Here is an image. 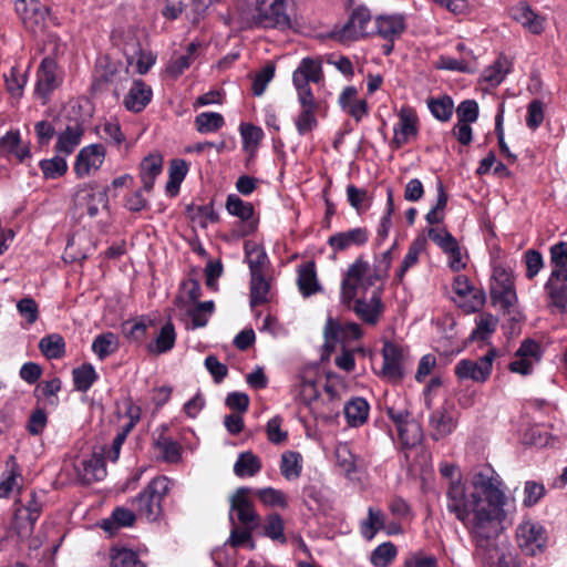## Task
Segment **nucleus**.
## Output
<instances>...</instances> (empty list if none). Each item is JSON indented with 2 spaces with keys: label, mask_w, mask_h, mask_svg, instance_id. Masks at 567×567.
Here are the masks:
<instances>
[{
  "label": "nucleus",
  "mask_w": 567,
  "mask_h": 567,
  "mask_svg": "<svg viewBox=\"0 0 567 567\" xmlns=\"http://www.w3.org/2000/svg\"><path fill=\"white\" fill-rule=\"evenodd\" d=\"M135 522V515L133 512L125 508H116L111 518L104 519L101 527L113 535L118 527L132 526Z\"/></svg>",
  "instance_id": "44"
},
{
  "label": "nucleus",
  "mask_w": 567,
  "mask_h": 567,
  "mask_svg": "<svg viewBox=\"0 0 567 567\" xmlns=\"http://www.w3.org/2000/svg\"><path fill=\"white\" fill-rule=\"evenodd\" d=\"M118 349V339L112 332H106L95 337L92 343V351L99 359L103 360L116 352Z\"/></svg>",
  "instance_id": "43"
},
{
  "label": "nucleus",
  "mask_w": 567,
  "mask_h": 567,
  "mask_svg": "<svg viewBox=\"0 0 567 567\" xmlns=\"http://www.w3.org/2000/svg\"><path fill=\"white\" fill-rule=\"evenodd\" d=\"M84 136V126L74 121L56 133L54 151L64 156L71 155L81 144Z\"/></svg>",
  "instance_id": "19"
},
{
  "label": "nucleus",
  "mask_w": 567,
  "mask_h": 567,
  "mask_svg": "<svg viewBox=\"0 0 567 567\" xmlns=\"http://www.w3.org/2000/svg\"><path fill=\"white\" fill-rule=\"evenodd\" d=\"M151 323L152 321L145 318L126 321L123 323V333L131 340L141 341L145 338L147 327Z\"/></svg>",
  "instance_id": "64"
},
{
  "label": "nucleus",
  "mask_w": 567,
  "mask_h": 567,
  "mask_svg": "<svg viewBox=\"0 0 567 567\" xmlns=\"http://www.w3.org/2000/svg\"><path fill=\"white\" fill-rule=\"evenodd\" d=\"M549 306L556 308L561 313H567V285L558 286L553 282L545 284Z\"/></svg>",
  "instance_id": "53"
},
{
  "label": "nucleus",
  "mask_w": 567,
  "mask_h": 567,
  "mask_svg": "<svg viewBox=\"0 0 567 567\" xmlns=\"http://www.w3.org/2000/svg\"><path fill=\"white\" fill-rule=\"evenodd\" d=\"M255 528L244 527L239 528L236 524L233 525L229 538L225 543L234 548L240 547L244 544H248L249 548H255V543L252 540V530Z\"/></svg>",
  "instance_id": "61"
},
{
  "label": "nucleus",
  "mask_w": 567,
  "mask_h": 567,
  "mask_svg": "<svg viewBox=\"0 0 567 567\" xmlns=\"http://www.w3.org/2000/svg\"><path fill=\"white\" fill-rule=\"evenodd\" d=\"M511 71V62L506 56H498L492 65L482 73V81L489 87L499 85Z\"/></svg>",
  "instance_id": "34"
},
{
  "label": "nucleus",
  "mask_w": 567,
  "mask_h": 567,
  "mask_svg": "<svg viewBox=\"0 0 567 567\" xmlns=\"http://www.w3.org/2000/svg\"><path fill=\"white\" fill-rule=\"evenodd\" d=\"M429 109L434 117L445 122L451 118L454 110V104L450 96H443L430 101Z\"/></svg>",
  "instance_id": "63"
},
{
  "label": "nucleus",
  "mask_w": 567,
  "mask_h": 567,
  "mask_svg": "<svg viewBox=\"0 0 567 567\" xmlns=\"http://www.w3.org/2000/svg\"><path fill=\"white\" fill-rule=\"evenodd\" d=\"M106 150L102 144H90L82 147L74 162L76 177L84 178L97 172L105 159Z\"/></svg>",
  "instance_id": "10"
},
{
  "label": "nucleus",
  "mask_w": 567,
  "mask_h": 567,
  "mask_svg": "<svg viewBox=\"0 0 567 567\" xmlns=\"http://www.w3.org/2000/svg\"><path fill=\"white\" fill-rule=\"evenodd\" d=\"M75 390L86 392L97 379V374L91 364H83L72 372Z\"/></svg>",
  "instance_id": "52"
},
{
  "label": "nucleus",
  "mask_w": 567,
  "mask_h": 567,
  "mask_svg": "<svg viewBox=\"0 0 567 567\" xmlns=\"http://www.w3.org/2000/svg\"><path fill=\"white\" fill-rule=\"evenodd\" d=\"M355 313L368 323H375L380 315V299L373 296L371 302L357 300L354 306Z\"/></svg>",
  "instance_id": "56"
},
{
  "label": "nucleus",
  "mask_w": 567,
  "mask_h": 567,
  "mask_svg": "<svg viewBox=\"0 0 567 567\" xmlns=\"http://www.w3.org/2000/svg\"><path fill=\"white\" fill-rule=\"evenodd\" d=\"M439 472L447 484V496H464L465 485L460 467L454 463L441 462Z\"/></svg>",
  "instance_id": "31"
},
{
  "label": "nucleus",
  "mask_w": 567,
  "mask_h": 567,
  "mask_svg": "<svg viewBox=\"0 0 567 567\" xmlns=\"http://www.w3.org/2000/svg\"><path fill=\"white\" fill-rule=\"evenodd\" d=\"M369 239V231L364 227H355L339 231L328 238V245L334 252L344 251L352 247L363 246Z\"/></svg>",
  "instance_id": "20"
},
{
  "label": "nucleus",
  "mask_w": 567,
  "mask_h": 567,
  "mask_svg": "<svg viewBox=\"0 0 567 567\" xmlns=\"http://www.w3.org/2000/svg\"><path fill=\"white\" fill-rule=\"evenodd\" d=\"M0 153L23 162L31 156L30 146L23 143L19 131H9L0 138Z\"/></svg>",
  "instance_id": "27"
},
{
  "label": "nucleus",
  "mask_w": 567,
  "mask_h": 567,
  "mask_svg": "<svg viewBox=\"0 0 567 567\" xmlns=\"http://www.w3.org/2000/svg\"><path fill=\"white\" fill-rule=\"evenodd\" d=\"M110 567H137V555L126 548H112L110 551Z\"/></svg>",
  "instance_id": "59"
},
{
  "label": "nucleus",
  "mask_w": 567,
  "mask_h": 567,
  "mask_svg": "<svg viewBox=\"0 0 567 567\" xmlns=\"http://www.w3.org/2000/svg\"><path fill=\"white\" fill-rule=\"evenodd\" d=\"M447 509L471 527L477 549L491 551L502 523L516 511L515 498H450Z\"/></svg>",
  "instance_id": "1"
},
{
  "label": "nucleus",
  "mask_w": 567,
  "mask_h": 567,
  "mask_svg": "<svg viewBox=\"0 0 567 567\" xmlns=\"http://www.w3.org/2000/svg\"><path fill=\"white\" fill-rule=\"evenodd\" d=\"M76 470L81 480L86 484L101 481L106 476L104 457L101 453L96 452L81 460Z\"/></svg>",
  "instance_id": "25"
},
{
  "label": "nucleus",
  "mask_w": 567,
  "mask_h": 567,
  "mask_svg": "<svg viewBox=\"0 0 567 567\" xmlns=\"http://www.w3.org/2000/svg\"><path fill=\"white\" fill-rule=\"evenodd\" d=\"M511 17L534 34L544 30L545 19L535 13L526 2H519L509 10Z\"/></svg>",
  "instance_id": "26"
},
{
  "label": "nucleus",
  "mask_w": 567,
  "mask_h": 567,
  "mask_svg": "<svg viewBox=\"0 0 567 567\" xmlns=\"http://www.w3.org/2000/svg\"><path fill=\"white\" fill-rule=\"evenodd\" d=\"M244 249L245 260L248 264L250 276L265 275L269 262L266 251L254 241H246Z\"/></svg>",
  "instance_id": "33"
},
{
  "label": "nucleus",
  "mask_w": 567,
  "mask_h": 567,
  "mask_svg": "<svg viewBox=\"0 0 567 567\" xmlns=\"http://www.w3.org/2000/svg\"><path fill=\"white\" fill-rule=\"evenodd\" d=\"M230 501L229 520L231 525L237 519L244 527L256 528L259 526L260 518L249 498H230Z\"/></svg>",
  "instance_id": "23"
},
{
  "label": "nucleus",
  "mask_w": 567,
  "mask_h": 567,
  "mask_svg": "<svg viewBox=\"0 0 567 567\" xmlns=\"http://www.w3.org/2000/svg\"><path fill=\"white\" fill-rule=\"evenodd\" d=\"M519 548L529 556L542 553L547 543V533L537 522L524 519L516 529Z\"/></svg>",
  "instance_id": "7"
},
{
  "label": "nucleus",
  "mask_w": 567,
  "mask_h": 567,
  "mask_svg": "<svg viewBox=\"0 0 567 567\" xmlns=\"http://www.w3.org/2000/svg\"><path fill=\"white\" fill-rule=\"evenodd\" d=\"M299 112L295 118V125L299 135L305 136L318 126L317 112L319 102L313 93L297 94Z\"/></svg>",
  "instance_id": "15"
},
{
  "label": "nucleus",
  "mask_w": 567,
  "mask_h": 567,
  "mask_svg": "<svg viewBox=\"0 0 567 567\" xmlns=\"http://www.w3.org/2000/svg\"><path fill=\"white\" fill-rule=\"evenodd\" d=\"M24 480L16 463V458L11 456L7 462V471L0 481V496H9L23 493Z\"/></svg>",
  "instance_id": "28"
},
{
  "label": "nucleus",
  "mask_w": 567,
  "mask_h": 567,
  "mask_svg": "<svg viewBox=\"0 0 567 567\" xmlns=\"http://www.w3.org/2000/svg\"><path fill=\"white\" fill-rule=\"evenodd\" d=\"M214 311V302L205 301L198 303L192 310L188 311V315L192 319V328H202L205 327L208 322V318L212 316Z\"/></svg>",
  "instance_id": "62"
},
{
  "label": "nucleus",
  "mask_w": 567,
  "mask_h": 567,
  "mask_svg": "<svg viewBox=\"0 0 567 567\" xmlns=\"http://www.w3.org/2000/svg\"><path fill=\"white\" fill-rule=\"evenodd\" d=\"M371 12L365 7L355 8L348 22L340 29L338 37L342 42H352L373 34L374 29L370 28Z\"/></svg>",
  "instance_id": "8"
},
{
  "label": "nucleus",
  "mask_w": 567,
  "mask_h": 567,
  "mask_svg": "<svg viewBox=\"0 0 567 567\" xmlns=\"http://www.w3.org/2000/svg\"><path fill=\"white\" fill-rule=\"evenodd\" d=\"M224 124L223 115L217 112H203L195 117L196 130L202 134L217 132Z\"/></svg>",
  "instance_id": "49"
},
{
  "label": "nucleus",
  "mask_w": 567,
  "mask_h": 567,
  "mask_svg": "<svg viewBox=\"0 0 567 567\" xmlns=\"http://www.w3.org/2000/svg\"><path fill=\"white\" fill-rule=\"evenodd\" d=\"M187 172H188V164L186 163V161L176 158L171 162L169 169H168L169 178L166 184V192L171 196H175L178 193L179 186H181L182 182L184 181Z\"/></svg>",
  "instance_id": "41"
},
{
  "label": "nucleus",
  "mask_w": 567,
  "mask_h": 567,
  "mask_svg": "<svg viewBox=\"0 0 567 567\" xmlns=\"http://www.w3.org/2000/svg\"><path fill=\"white\" fill-rule=\"evenodd\" d=\"M324 348L331 352L338 342L346 343L351 340H358L362 336L359 324L354 322L339 323L336 319L329 317L326 321Z\"/></svg>",
  "instance_id": "13"
},
{
  "label": "nucleus",
  "mask_w": 567,
  "mask_h": 567,
  "mask_svg": "<svg viewBox=\"0 0 567 567\" xmlns=\"http://www.w3.org/2000/svg\"><path fill=\"white\" fill-rule=\"evenodd\" d=\"M380 277L377 270L371 269L368 261L358 258L349 266L342 280L341 301L350 305L359 293H364Z\"/></svg>",
  "instance_id": "3"
},
{
  "label": "nucleus",
  "mask_w": 567,
  "mask_h": 567,
  "mask_svg": "<svg viewBox=\"0 0 567 567\" xmlns=\"http://www.w3.org/2000/svg\"><path fill=\"white\" fill-rule=\"evenodd\" d=\"M399 437L403 445L413 447L421 443L423 439V430L419 422L410 420L400 425L398 429Z\"/></svg>",
  "instance_id": "46"
},
{
  "label": "nucleus",
  "mask_w": 567,
  "mask_h": 567,
  "mask_svg": "<svg viewBox=\"0 0 567 567\" xmlns=\"http://www.w3.org/2000/svg\"><path fill=\"white\" fill-rule=\"evenodd\" d=\"M302 470V457L298 452L287 451L281 455L280 472L287 480L299 477Z\"/></svg>",
  "instance_id": "50"
},
{
  "label": "nucleus",
  "mask_w": 567,
  "mask_h": 567,
  "mask_svg": "<svg viewBox=\"0 0 567 567\" xmlns=\"http://www.w3.org/2000/svg\"><path fill=\"white\" fill-rule=\"evenodd\" d=\"M298 287L305 297L315 293L318 289L317 276L313 265H303L298 270Z\"/></svg>",
  "instance_id": "51"
},
{
  "label": "nucleus",
  "mask_w": 567,
  "mask_h": 567,
  "mask_svg": "<svg viewBox=\"0 0 567 567\" xmlns=\"http://www.w3.org/2000/svg\"><path fill=\"white\" fill-rule=\"evenodd\" d=\"M163 162V156L157 152L148 154L142 161L141 179L146 192H150L153 188L156 177L162 173Z\"/></svg>",
  "instance_id": "32"
},
{
  "label": "nucleus",
  "mask_w": 567,
  "mask_h": 567,
  "mask_svg": "<svg viewBox=\"0 0 567 567\" xmlns=\"http://www.w3.org/2000/svg\"><path fill=\"white\" fill-rule=\"evenodd\" d=\"M155 446L165 462L178 463L181 461L182 447L177 442L162 436L155 442Z\"/></svg>",
  "instance_id": "55"
},
{
  "label": "nucleus",
  "mask_w": 567,
  "mask_h": 567,
  "mask_svg": "<svg viewBox=\"0 0 567 567\" xmlns=\"http://www.w3.org/2000/svg\"><path fill=\"white\" fill-rule=\"evenodd\" d=\"M115 44L123 51L127 59V64L132 65L135 58L140 54L141 44L134 31L127 30L122 34L114 37Z\"/></svg>",
  "instance_id": "39"
},
{
  "label": "nucleus",
  "mask_w": 567,
  "mask_h": 567,
  "mask_svg": "<svg viewBox=\"0 0 567 567\" xmlns=\"http://www.w3.org/2000/svg\"><path fill=\"white\" fill-rule=\"evenodd\" d=\"M261 468L260 460L252 452H244L239 454L234 472L239 477H250L257 474Z\"/></svg>",
  "instance_id": "40"
},
{
  "label": "nucleus",
  "mask_w": 567,
  "mask_h": 567,
  "mask_svg": "<svg viewBox=\"0 0 567 567\" xmlns=\"http://www.w3.org/2000/svg\"><path fill=\"white\" fill-rule=\"evenodd\" d=\"M39 349L48 359H60L65 353V342L61 334L51 333L40 340Z\"/></svg>",
  "instance_id": "38"
},
{
  "label": "nucleus",
  "mask_w": 567,
  "mask_h": 567,
  "mask_svg": "<svg viewBox=\"0 0 567 567\" xmlns=\"http://www.w3.org/2000/svg\"><path fill=\"white\" fill-rule=\"evenodd\" d=\"M419 118L414 110L403 106L399 111V121L393 127V144L398 148L410 143L417 135Z\"/></svg>",
  "instance_id": "18"
},
{
  "label": "nucleus",
  "mask_w": 567,
  "mask_h": 567,
  "mask_svg": "<svg viewBox=\"0 0 567 567\" xmlns=\"http://www.w3.org/2000/svg\"><path fill=\"white\" fill-rule=\"evenodd\" d=\"M270 285L265 275L250 276V305L256 307L268 301Z\"/></svg>",
  "instance_id": "47"
},
{
  "label": "nucleus",
  "mask_w": 567,
  "mask_h": 567,
  "mask_svg": "<svg viewBox=\"0 0 567 567\" xmlns=\"http://www.w3.org/2000/svg\"><path fill=\"white\" fill-rule=\"evenodd\" d=\"M176 341V332L172 322H166L156 337L154 342L147 346V349L153 354H162L173 349Z\"/></svg>",
  "instance_id": "36"
},
{
  "label": "nucleus",
  "mask_w": 567,
  "mask_h": 567,
  "mask_svg": "<svg viewBox=\"0 0 567 567\" xmlns=\"http://www.w3.org/2000/svg\"><path fill=\"white\" fill-rule=\"evenodd\" d=\"M239 131L244 148L250 153L255 152L264 137L262 130L252 124H241Z\"/></svg>",
  "instance_id": "57"
},
{
  "label": "nucleus",
  "mask_w": 567,
  "mask_h": 567,
  "mask_svg": "<svg viewBox=\"0 0 567 567\" xmlns=\"http://www.w3.org/2000/svg\"><path fill=\"white\" fill-rule=\"evenodd\" d=\"M424 246H425L424 239H416L410 245L408 252L405 254V256L402 260V264L396 274V277L400 281L403 280V277L406 274V271L416 265L420 254L424 249Z\"/></svg>",
  "instance_id": "54"
},
{
  "label": "nucleus",
  "mask_w": 567,
  "mask_h": 567,
  "mask_svg": "<svg viewBox=\"0 0 567 567\" xmlns=\"http://www.w3.org/2000/svg\"><path fill=\"white\" fill-rule=\"evenodd\" d=\"M497 357V351L491 348L483 357L477 360L462 359L454 368L456 377L461 380H472L477 383L486 382L493 370V362Z\"/></svg>",
  "instance_id": "6"
},
{
  "label": "nucleus",
  "mask_w": 567,
  "mask_h": 567,
  "mask_svg": "<svg viewBox=\"0 0 567 567\" xmlns=\"http://www.w3.org/2000/svg\"><path fill=\"white\" fill-rule=\"evenodd\" d=\"M226 210L245 223L244 235L250 234L256 229L257 219L255 218L254 206L250 203L244 202L235 194H230L226 200Z\"/></svg>",
  "instance_id": "22"
},
{
  "label": "nucleus",
  "mask_w": 567,
  "mask_h": 567,
  "mask_svg": "<svg viewBox=\"0 0 567 567\" xmlns=\"http://www.w3.org/2000/svg\"><path fill=\"white\" fill-rule=\"evenodd\" d=\"M396 556L395 546L388 542L379 545L371 554V564L375 567H388Z\"/></svg>",
  "instance_id": "58"
},
{
  "label": "nucleus",
  "mask_w": 567,
  "mask_h": 567,
  "mask_svg": "<svg viewBox=\"0 0 567 567\" xmlns=\"http://www.w3.org/2000/svg\"><path fill=\"white\" fill-rule=\"evenodd\" d=\"M41 511L42 504L38 498H17L13 504V519L19 533H31Z\"/></svg>",
  "instance_id": "16"
},
{
  "label": "nucleus",
  "mask_w": 567,
  "mask_h": 567,
  "mask_svg": "<svg viewBox=\"0 0 567 567\" xmlns=\"http://www.w3.org/2000/svg\"><path fill=\"white\" fill-rule=\"evenodd\" d=\"M3 76L8 92L13 97H20L27 83L24 73L21 72L18 68L12 66L9 73H4Z\"/></svg>",
  "instance_id": "60"
},
{
  "label": "nucleus",
  "mask_w": 567,
  "mask_h": 567,
  "mask_svg": "<svg viewBox=\"0 0 567 567\" xmlns=\"http://www.w3.org/2000/svg\"><path fill=\"white\" fill-rule=\"evenodd\" d=\"M491 297L495 305L511 312L517 302L514 277L509 269L497 265L493 268L491 279Z\"/></svg>",
  "instance_id": "5"
},
{
  "label": "nucleus",
  "mask_w": 567,
  "mask_h": 567,
  "mask_svg": "<svg viewBox=\"0 0 567 567\" xmlns=\"http://www.w3.org/2000/svg\"><path fill=\"white\" fill-rule=\"evenodd\" d=\"M369 403L363 398H353L344 405V415L351 426H360L368 420Z\"/></svg>",
  "instance_id": "35"
},
{
  "label": "nucleus",
  "mask_w": 567,
  "mask_h": 567,
  "mask_svg": "<svg viewBox=\"0 0 567 567\" xmlns=\"http://www.w3.org/2000/svg\"><path fill=\"white\" fill-rule=\"evenodd\" d=\"M473 488L484 496H505L506 489L501 476L488 465L476 467L471 476Z\"/></svg>",
  "instance_id": "11"
},
{
  "label": "nucleus",
  "mask_w": 567,
  "mask_h": 567,
  "mask_svg": "<svg viewBox=\"0 0 567 567\" xmlns=\"http://www.w3.org/2000/svg\"><path fill=\"white\" fill-rule=\"evenodd\" d=\"M374 24V33L391 41L399 38L404 30V21L400 14L379 16Z\"/></svg>",
  "instance_id": "29"
},
{
  "label": "nucleus",
  "mask_w": 567,
  "mask_h": 567,
  "mask_svg": "<svg viewBox=\"0 0 567 567\" xmlns=\"http://www.w3.org/2000/svg\"><path fill=\"white\" fill-rule=\"evenodd\" d=\"M476 328L471 333L472 340H486L496 330L498 319L491 313H481L475 319Z\"/></svg>",
  "instance_id": "45"
},
{
  "label": "nucleus",
  "mask_w": 567,
  "mask_h": 567,
  "mask_svg": "<svg viewBox=\"0 0 567 567\" xmlns=\"http://www.w3.org/2000/svg\"><path fill=\"white\" fill-rule=\"evenodd\" d=\"M337 465L350 476L361 467L360 460L352 453L348 443H339L336 446Z\"/></svg>",
  "instance_id": "37"
},
{
  "label": "nucleus",
  "mask_w": 567,
  "mask_h": 567,
  "mask_svg": "<svg viewBox=\"0 0 567 567\" xmlns=\"http://www.w3.org/2000/svg\"><path fill=\"white\" fill-rule=\"evenodd\" d=\"M197 48L198 44L194 42L190 43L187 47L186 54L179 55L169 61V63L166 66V72L173 78L179 76L195 61V52Z\"/></svg>",
  "instance_id": "48"
},
{
  "label": "nucleus",
  "mask_w": 567,
  "mask_h": 567,
  "mask_svg": "<svg viewBox=\"0 0 567 567\" xmlns=\"http://www.w3.org/2000/svg\"><path fill=\"white\" fill-rule=\"evenodd\" d=\"M322 80V63L319 59L303 58L292 73V83L297 94L312 93L309 83H319Z\"/></svg>",
  "instance_id": "14"
},
{
  "label": "nucleus",
  "mask_w": 567,
  "mask_h": 567,
  "mask_svg": "<svg viewBox=\"0 0 567 567\" xmlns=\"http://www.w3.org/2000/svg\"><path fill=\"white\" fill-rule=\"evenodd\" d=\"M326 394H330L331 406L323 410L319 406V389L317 381L312 377H302L300 381L299 396L301 401L309 406L310 412L316 419L328 420L338 413L339 400L332 386H326Z\"/></svg>",
  "instance_id": "4"
},
{
  "label": "nucleus",
  "mask_w": 567,
  "mask_h": 567,
  "mask_svg": "<svg viewBox=\"0 0 567 567\" xmlns=\"http://www.w3.org/2000/svg\"><path fill=\"white\" fill-rule=\"evenodd\" d=\"M66 156L55 154L52 158L42 159L39 166L45 179H56L68 172Z\"/></svg>",
  "instance_id": "42"
},
{
  "label": "nucleus",
  "mask_w": 567,
  "mask_h": 567,
  "mask_svg": "<svg viewBox=\"0 0 567 567\" xmlns=\"http://www.w3.org/2000/svg\"><path fill=\"white\" fill-rule=\"evenodd\" d=\"M248 27L291 28V20L285 11V0H256L254 8L244 17Z\"/></svg>",
  "instance_id": "2"
},
{
  "label": "nucleus",
  "mask_w": 567,
  "mask_h": 567,
  "mask_svg": "<svg viewBox=\"0 0 567 567\" xmlns=\"http://www.w3.org/2000/svg\"><path fill=\"white\" fill-rule=\"evenodd\" d=\"M458 424V413L454 411V406L443 405L432 412L429 419L430 436L440 441L451 435Z\"/></svg>",
  "instance_id": "12"
},
{
  "label": "nucleus",
  "mask_w": 567,
  "mask_h": 567,
  "mask_svg": "<svg viewBox=\"0 0 567 567\" xmlns=\"http://www.w3.org/2000/svg\"><path fill=\"white\" fill-rule=\"evenodd\" d=\"M383 367L382 374L390 381L396 382L402 379L403 371V351L392 342H385L382 349Z\"/></svg>",
  "instance_id": "21"
},
{
  "label": "nucleus",
  "mask_w": 567,
  "mask_h": 567,
  "mask_svg": "<svg viewBox=\"0 0 567 567\" xmlns=\"http://www.w3.org/2000/svg\"><path fill=\"white\" fill-rule=\"evenodd\" d=\"M16 11L21 18L24 27L38 33L47 25L49 8L39 0H16Z\"/></svg>",
  "instance_id": "9"
},
{
  "label": "nucleus",
  "mask_w": 567,
  "mask_h": 567,
  "mask_svg": "<svg viewBox=\"0 0 567 567\" xmlns=\"http://www.w3.org/2000/svg\"><path fill=\"white\" fill-rule=\"evenodd\" d=\"M152 90L142 81H135L124 99V105L128 111L141 112L151 102Z\"/></svg>",
  "instance_id": "30"
},
{
  "label": "nucleus",
  "mask_w": 567,
  "mask_h": 567,
  "mask_svg": "<svg viewBox=\"0 0 567 567\" xmlns=\"http://www.w3.org/2000/svg\"><path fill=\"white\" fill-rule=\"evenodd\" d=\"M61 78L58 73L56 62L44 58L37 74L35 95L42 99L43 104L49 95L59 86Z\"/></svg>",
  "instance_id": "17"
},
{
  "label": "nucleus",
  "mask_w": 567,
  "mask_h": 567,
  "mask_svg": "<svg viewBox=\"0 0 567 567\" xmlns=\"http://www.w3.org/2000/svg\"><path fill=\"white\" fill-rule=\"evenodd\" d=\"M338 103L357 122L368 114V103L358 97V90L354 86H346L339 95Z\"/></svg>",
  "instance_id": "24"
}]
</instances>
